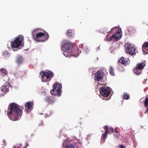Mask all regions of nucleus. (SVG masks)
<instances>
[{
  "instance_id": "obj_1",
  "label": "nucleus",
  "mask_w": 148,
  "mask_h": 148,
  "mask_svg": "<svg viewBox=\"0 0 148 148\" xmlns=\"http://www.w3.org/2000/svg\"><path fill=\"white\" fill-rule=\"evenodd\" d=\"M22 111L18 107V105L15 103H10L7 111V115L9 118L14 121L19 119L22 114Z\"/></svg>"
},
{
  "instance_id": "obj_2",
  "label": "nucleus",
  "mask_w": 148,
  "mask_h": 148,
  "mask_svg": "<svg viewBox=\"0 0 148 148\" xmlns=\"http://www.w3.org/2000/svg\"><path fill=\"white\" fill-rule=\"evenodd\" d=\"M62 49L63 50L64 54L66 57L72 56L75 53V50L72 43L68 40H63L61 43Z\"/></svg>"
},
{
  "instance_id": "obj_3",
  "label": "nucleus",
  "mask_w": 148,
  "mask_h": 148,
  "mask_svg": "<svg viewBox=\"0 0 148 148\" xmlns=\"http://www.w3.org/2000/svg\"><path fill=\"white\" fill-rule=\"evenodd\" d=\"M37 30L35 29L32 32V34L33 38L35 40L38 42H43L47 40L49 36L47 33H46V35L45 33L40 32L36 33Z\"/></svg>"
},
{
  "instance_id": "obj_4",
  "label": "nucleus",
  "mask_w": 148,
  "mask_h": 148,
  "mask_svg": "<svg viewBox=\"0 0 148 148\" xmlns=\"http://www.w3.org/2000/svg\"><path fill=\"white\" fill-rule=\"evenodd\" d=\"M39 74L41 75L42 82L49 81L53 75V73L50 71H42Z\"/></svg>"
},
{
  "instance_id": "obj_5",
  "label": "nucleus",
  "mask_w": 148,
  "mask_h": 148,
  "mask_svg": "<svg viewBox=\"0 0 148 148\" xmlns=\"http://www.w3.org/2000/svg\"><path fill=\"white\" fill-rule=\"evenodd\" d=\"M62 86L57 83H55L53 85V88L51 91V94L54 96H60L61 95Z\"/></svg>"
},
{
  "instance_id": "obj_6",
  "label": "nucleus",
  "mask_w": 148,
  "mask_h": 148,
  "mask_svg": "<svg viewBox=\"0 0 148 148\" xmlns=\"http://www.w3.org/2000/svg\"><path fill=\"white\" fill-rule=\"evenodd\" d=\"M23 37L19 36L16 38L15 40L11 42V46L12 47L18 48L21 44Z\"/></svg>"
},
{
  "instance_id": "obj_7",
  "label": "nucleus",
  "mask_w": 148,
  "mask_h": 148,
  "mask_svg": "<svg viewBox=\"0 0 148 148\" xmlns=\"http://www.w3.org/2000/svg\"><path fill=\"white\" fill-rule=\"evenodd\" d=\"M99 91L102 96L106 97L109 95L111 92V89L108 87L103 86L99 88Z\"/></svg>"
},
{
  "instance_id": "obj_8",
  "label": "nucleus",
  "mask_w": 148,
  "mask_h": 148,
  "mask_svg": "<svg viewBox=\"0 0 148 148\" xmlns=\"http://www.w3.org/2000/svg\"><path fill=\"white\" fill-rule=\"evenodd\" d=\"M145 66V64L143 62L138 64L136 67L133 70L134 72L137 75L140 74L141 70L143 69Z\"/></svg>"
},
{
  "instance_id": "obj_9",
  "label": "nucleus",
  "mask_w": 148,
  "mask_h": 148,
  "mask_svg": "<svg viewBox=\"0 0 148 148\" xmlns=\"http://www.w3.org/2000/svg\"><path fill=\"white\" fill-rule=\"evenodd\" d=\"M126 53L131 55H135L136 54V49L135 47L131 45H128L126 47Z\"/></svg>"
},
{
  "instance_id": "obj_10",
  "label": "nucleus",
  "mask_w": 148,
  "mask_h": 148,
  "mask_svg": "<svg viewBox=\"0 0 148 148\" xmlns=\"http://www.w3.org/2000/svg\"><path fill=\"white\" fill-rule=\"evenodd\" d=\"M103 71H97L95 74L94 79L95 81H101L103 79Z\"/></svg>"
},
{
  "instance_id": "obj_11",
  "label": "nucleus",
  "mask_w": 148,
  "mask_h": 148,
  "mask_svg": "<svg viewBox=\"0 0 148 148\" xmlns=\"http://www.w3.org/2000/svg\"><path fill=\"white\" fill-rule=\"evenodd\" d=\"M10 87V85L9 82H6L1 88V91L6 93L9 91V88Z\"/></svg>"
},
{
  "instance_id": "obj_12",
  "label": "nucleus",
  "mask_w": 148,
  "mask_h": 148,
  "mask_svg": "<svg viewBox=\"0 0 148 148\" xmlns=\"http://www.w3.org/2000/svg\"><path fill=\"white\" fill-rule=\"evenodd\" d=\"M121 35L120 32H117L115 34L112 35L110 38L108 40L109 42L114 41L117 39H119L121 38Z\"/></svg>"
},
{
  "instance_id": "obj_13",
  "label": "nucleus",
  "mask_w": 148,
  "mask_h": 148,
  "mask_svg": "<svg viewBox=\"0 0 148 148\" xmlns=\"http://www.w3.org/2000/svg\"><path fill=\"white\" fill-rule=\"evenodd\" d=\"M142 50L144 54L148 53V42H145L142 45Z\"/></svg>"
},
{
  "instance_id": "obj_14",
  "label": "nucleus",
  "mask_w": 148,
  "mask_h": 148,
  "mask_svg": "<svg viewBox=\"0 0 148 148\" xmlns=\"http://www.w3.org/2000/svg\"><path fill=\"white\" fill-rule=\"evenodd\" d=\"M34 105L33 102H27L25 104V107L26 110H28L31 109Z\"/></svg>"
},
{
  "instance_id": "obj_15",
  "label": "nucleus",
  "mask_w": 148,
  "mask_h": 148,
  "mask_svg": "<svg viewBox=\"0 0 148 148\" xmlns=\"http://www.w3.org/2000/svg\"><path fill=\"white\" fill-rule=\"evenodd\" d=\"M23 62V59L22 57L20 55H18L16 57V62L20 64L22 63Z\"/></svg>"
},
{
  "instance_id": "obj_16",
  "label": "nucleus",
  "mask_w": 148,
  "mask_h": 148,
  "mask_svg": "<svg viewBox=\"0 0 148 148\" xmlns=\"http://www.w3.org/2000/svg\"><path fill=\"white\" fill-rule=\"evenodd\" d=\"M119 62L122 64L124 65H126L127 64H128L127 60H126L123 57H122L119 60Z\"/></svg>"
},
{
  "instance_id": "obj_17",
  "label": "nucleus",
  "mask_w": 148,
  "mask_h": 148,
  "mask_svg": "<svg viewBox=\"0 0 148 148\" xmlns=\"http://www.w3.org/2000/svg\"><path fill=\"white\" fill-rule=\"evenodd\" d=\"M45 100L46 101L48 102L49 103L52 104L54 102V101L51 99L49 97H46Z\"/></svg>"
},
{
  "instance_id": "obj_18",
  "label": "nucleus",
  "mask_w": 148,
  "mask_h": 148,
  "mask_svg": "<svg viewBox=\"0 0 148 148\" xmlns=\"http://www.w3.org/2000/svg\"><path fill=\"white\" fill-rule=\"evenodd\" d=\"M1 74L3 76H7L8 75V72L5 69L1 68L0 70Z\"/></svg>"
},
{
  "instance_id": "obj_19",
  "label": "nucleus",
  "mask_w": 148,
  "mask_h": 148,
  "mask_svg": "<svg viewBox=\"0 0 148 148\" xmlns=\"http://www.w3.org/2000/svg\"><path fill=\"white\" fill-rule=\"evenodd\" d=\"M66 148H78V147L76 146L74 143H72L68 145L66 147Z\"/></svg>"
},
{
  "instance_id": "obj_20",
  "label": "nucleus",
  "mask_w": 148,
  "mask_h": 148,
  "mask_svg": "<svg viewBox=\"0 0 148 148\" xmlns=\"http://www.w3.org/2000/svg\"><path fill=\"white\" fill-rule=\"evenodd\" d=\"M108 132L106 131H105V132L103 133L101 136V139L103 140H104L105 141V139L107 137V134L108 133Z\"/></svg>"
},
{
  "instance_id": "obj_21",
  "label": "nucleus",
  "mask_w": 148,
  "mask_h": 148,
  "mask_svg": "<svg viewBox=\"0 0 148 148\" xmlns=\"http://www.w3.org/2000/svg\"><path fill=\"white\" fill-rule=\"evenodd\" d=\"M128 32L130 33H135L136 30L135 29L132 27H129L128 29Z\"/></svg>"
},
{
  "instance_id": "obj_22",
  "label": "nucleus",
  "mask_w": 148,
  "mask_h": 148,
  "mask_svg": "<svg viewBox=\"0 0 148 148\" xmlns=\"http://www.w3.org/2000/svg\"><path fill=\"white\" fill-rule=\"evenodd\" d=\"M114 136L115 138H118L119 136V134L118 132H117L116 130H115L114 134Z\"/></svg>"
},
{
  "instance_id": "obj_23",
  "label": "nucleus",
  "mask_w": 148,
  "mask_h": 148,
  "mask_svg": "<svg viewBox=\"0 0 148 148\" xmlns=\"http://www.w3.org/2000/svg\"><path fill=\"white\" fill-rule=\"evenodd\" d=\"M109 72L110 74L111 75L113 76L114 75V69L113 68L112 66H110V67Z\"/></svg>"
},
{
  "instance_id": "obj_24",
  "label": "nucleus",
  "mask_w": 148,
  "mask_h": 148,
  "mask_svg": "<svg viewBox=\"0 0 148 148\" xmlns=\"http://www.w3.org/2000/svg\"><path fill=\"white\" fill-rule=\"evenodd\" d=\"M72 30L71 29L68 30L66 32V34L68 37H70L71 36Z\"/></svg>"
},
{
  "instance_id": "obj_25",
  "label": "nucleus",
  "mask_w": 148,
  "mask_h": 148,
  "mask_svg": "<svg viewBox=\"0 0 148 148\" xmlns=\"http://www.w3.org/2000/svg\"><path fill=\"white\" fill-rule=\"evenodd\" d=\"M113 28H112L110 30V31H109L108 32V33L107 35L106 36V40L108 41H109L108 40H109V38H108L109 37V35L111 33L112 31V30L113 29Z\"/></svg>"
},
{
  "instance_id": "obj_26",
  "label": "nucleus",
  "mask_w": 148,
  "mask_h": 148,
  "mask_svg": "<svg viewBox=\"0 0 148 148\" xmlns=\"http://www.w3.org/2000/svg\"><path fill=\"white\" fill-rule=\"evenodd\" d=\"M123 98H124L126 99H130V96L128 95L126 93L124 92L123 94Z\"/></svg>"
},
{
  "instance_id": "obj_27",
  "label": "nucleus",
  "mask_w": 148,
  "mask_h": 148,
  "mask_svg": "<svg viewBox=\"0 0 148 148\" xmlns=\"http://www.w3.org/2000/svg\"><path fill=\"white\" fill-rule=\"evenodd\" d=\"M51 114V112L49 111H48L45 114V117H48L50 116Z\"/></svg>"
},
{
  "instance_id": "obj_28",
  "label": "nucleus",
  "mask_w": 148,
  "mask_h": 148,
  "mask_svg": "<svg viewBox=\"0 0 148 148\" xmlns=\"http://www.w3.org/2000/svg\"><path fill=\"white\" fill-rule=\"evenodd\" d=\"M144 106L145 107L148 106V98H146L144 101Z\"/></svg>"
},
{
  "instance_id": "obj_29",
  "label": "nucleus",
  "mask_w": 148,
  "mask_h": 148,
  "mask_svg": "<svg viewBox=\"0 0 148 148\" xmlns=\"http://www.w3.org/2000/svg\"><path fill=\"white\" fill-rule=\"evenodd\" d=\"M114 130V129L112 127H110L108 130V132L110 133H112Z\"/></svg>"
},
{
  "instance_id": "obj_30",
  "label": "nucleus",
  "mask_w": 148,
  "mask_h": 148,
  "mask_svg": "<svg viewBox=\"0 0 148 148\" xmlns=\"http://www.w3.org/2000/svg\"><path fill=\"white\" fill-rule=\"evenodd\" d=\"M107 125H106L104 127V130L105 131H107L108 132V130L109 129Z\"/></svg>"
},
{
  "instance_id": "obj_31",
  "label": "nucleus",
  "mask_w": 148,
  "mask_h": 148,
  "mask_svg": "<svg viewBox=\"0 0 148 148\" xmlns=\"http://www.w3.org/2000/svg\"><path fill=\"white\" fill-rule=\"evenodd\" d=\"M107 28H105V29L104 30V32H103L102 33L105 34V33L107 32Z\"/></svg>"
},
{
  "instance_id": "obj_32",
  "label": "nucleus",
  "mask_w": 148,
  "mask_h": 148,
  "mask_svg": "<svg viewBox=\"0 0 148 148\" xmlns=\"http://www.w3.org/2000/svg\"><path fill=\"white\" fill-rule=\"evenodd\" d=\"M120 148H125V147L124 145H121L120 146Z\"/></svg>"
},
{
  "instance_id": "obj_33",
  "label": "nucleus",
  "mask_w": 148,
  "mask_h": 148,
  "mask_svg": "<svg viewBox=\"0 0 148 148\" xmlns=\"http://www.w3.org/2000/svg\"><path fill=\"white\" fill-rule=\"evenodd\" d=\"M29 145V144H28V143H26V146L24 148H27V147Z\"/></svg>"
},
{
  "instance_id": "obj_34",
  "label": "nucleus",
  "mask_w": 148,
  "mask_h": 148,
  "mask_svg": "<svg viewBox=\"0 0 148 148\" xmlns=\"http://www.w3.org/2000/svg\"><path fill=\"white\" fill-rule=\"evenodd\" d=\"M4 53L6 54L7 53V55L8 54V51H5V52H4Z\"/></svg>"
},
{
  "instance_id": "obj_35",
  "label": "nucleus",
  "mask_w": 148,
  "mask_h": 148,
  "mask_svg": "<svg viewBox=\"0 0 148 148\" xmlns=\"http://www.w3.org/2000/svg\"><path fill=\"white\" fill-rule=\"evenodd\" d=\"M3 143H5V140H3Z\"/></svg>"
},
{
  "instance_id": "obj_36",
  "label": "nucleus",
  "mask_w": 148,
  "mask_h": 148,
  "mask_svg": "<svg viewBox=\"0 0 148 148\" xmlns=\"http://www.w3.org/2000/svg\"><path fill=\"white\" fill-rule=\"evenodd\" d=\"M147 113V111H145V113Z\"/></svg>"
},
{
  "instance_id": "obj_37",
  "label": "nucleus",
  "mask_w": 148,
  "mask_h": 148,
  "mask_svg": "<svg viewBox=\"0 0 148 148\" xmlns=\"http://www.w3.org/2000/svg\"><path fill=\"white\" fill-rule=\"evenodd\" d=\"M2 148H4L3 147Z\"/></svg>"
}]
</instances>
